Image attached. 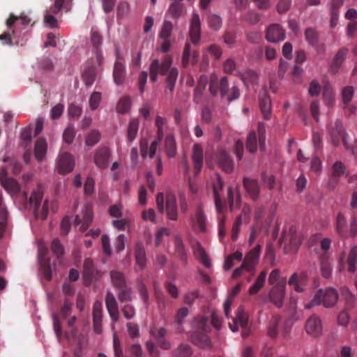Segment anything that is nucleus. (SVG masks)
<instances>
[{
    "label": "nucleus",
    "instance_id": "41",
    "mask_svg": "<svg viewBox=\"0 0 357 357\" xmlns=\"http://www.w3.org/2000/svg\"><path fill=\"white\" fill-rule=\"evenodd\" d=\"M183 10V3L181 2H172L167 10V15H169L173 19H178Z\"/></svg>",
    "mask_w": 357,
    "mask_h": 357
},
{
    "label": "nucleus",
    "instance_id": "54",
    "mask_svg": "<svg viewBox=\"0 0 357 357\" xmlns=\"http://www.w3.org/2000/svg\"><path fill=\"white\" fill-rule=\"evenodd\" d=\"M13 37H20L19 31L13 27H12L11 29H8V31L1 34L0 40L1 41H3L4 44L12 45Z\"/></svg>",
    "mask_w": 357,
    "mask_h": 357
},
{
    "label": "nucleus",
    "instance_id": "17",
    "mask_svg": "<svg viewBox=\"0 0 357 357\" xmlns=\"http://www.w3.org/2000/svg\"><path fill=\"white\" fill-rule=\"evenodd\" d=\"M91 41L93 46V51L96 55V63L98 66H101L104 60L100 48L102 43V37L98 31H92L91 33Z\"/></svg>",
    "mask_w": 357,
    "mask_h": 357
},
{
    "label": "nucleus",
    "instance_id": "34",
    "mask_svg": "<svg viewBox=\"0 0 357 357\" xmlns=\"http://www.w3.org/2000/svg\"><path fill=\"white\" fill-rule=\"evenodd\" d=\"M321 272L323 277L328 278L333 271L332 261L328 254L324 253L320 257Z\"/></svg>",
    "mask_w": 357,
    "mask_h": 357
},
{
    "label": "nucleus",
    "instance_id": "9",
    "mask_svg": "<svg viewBox=\"0 0 357 357\" xmlns=\"http://www.w3.org/2000/svg\"><path fill=\"white\" fill-rule=\"evenodd\" d=\"M238 326H241L242 328V336L243 337L249 336L250 329L248 327V318L241 309L238 310L236 317L232 319V322L229 323V327L233 332L238 331Z\"/></svg>",
    "mask_w": 357,
    "mask_h": 357
},
{
    "label": "nucleus",
    "instance_id": "49",
    "mask_svg": "<svg viewBox=\"0 0 357 357\" xmlns=\"http://www.w3.org/2000/svg\"><path fill=\"white\" fill-rule=\"evenodd\" d=\"M347 264L348 271L354 273L357 268V245L351 248L348 255Z\"/></svg>",
    "mask_w": 357,
    "mask_h": 357
},
{
    "label": "nucleus",
    "instance_id": "46",
    "mask_svg": "<svg viewBox=\"0 0 357 357\" xmlns=\"http://www.w3.org/2000/svg\"><path fill=\"white\" fill-rule=\"evenodd\" d=\"M116 295L121 303H128L132 301V289L128 285L117 289Z\"/></svg>",
    "mask_w": 357,
    "mask_h": 357
},
{
    "label": "nucleus",
    "instance_id": "2",
    "mask_svg": "<svg viewBox=\"0 0 357 357\" xmlns=\"http://www.w3.org/2000/svg\"><path fill=\"white\" fill-rule=\"evenodd\" d=\"M192 325L195 331L190 336L192 342L203 349H211V340L208 335V333L211 331L208 318L204 316L197 317L195 318Z\"/></svg>",
    "mask_w": 357,
    "mask_h": 357
},
{
    "label": "nucleus",
    "instance_id": "5",
    "mask_svg": "<svg viewBox=\"0 0 357 357\" xmlns=\"http://www.w3.org/2000/svg\"><path fill=\"white\" fill-rule=\"evenodd\" d=\"M337 298L338 294L335 289L331 287L325 290L321 289L317 291L312 300L305 304V307L310 309L313 306L321 304L325 307H331L337 303Z\"/></svg>",
    "mask_w": 357,
    "mask_h": 357
},
{
    "label": "nucleus",
    "instance_id": "30",
    "mask_svg": "<svg viewBox=\"0 0 357 357\" xmlns=\"http://www.w3.org/2000/svg\"><path fill=\"white\" fill-rule=\"evenodd\" d=\"M259 107L264 119L268 120L271 115V103L266 92H264L259 97Z\"/></svg>",
    "mask_w": 357,
    "mask_h": 357
},
{
    "label": "nucleus",
    "instance_id": "10",
    "mask_svg": "<svg viewBox=\"0 0 357 357\" xmlns=\"http://www.w3.org/2000/svg\"><path fill=\"white\" fill-rule=\"evenodd\" d=\"M281 241L285 247L289 246L291 250L297 249L301 243V237L297 234L296 229L294 226L283 231Z\"/></svg>",
    "mask_w": 357,
    "mask_h": 357
},
{
    "label": "nucleus",
    "instance_id": "1",
    "mask_svg": "<svg viewBox=\"0 0 357 357\" xmlns=\"http://www.w3.org/2000/svg\"><path fill=\"white\" fill-rule=\"evenodd\" d=\"M172 58L169 55L165 56L162 62L159 59H155L152 61L149 66L150 79L152 82H155L158 79V75H164L167 72V90L172 92L175 83L177 79L178 71L176 68H172Z\"/></svg>",
    "mask_w": 357,
    "mask_h": 357
},
{
    "label": "nucleus",
    "instance_id": "12",
    "mask_svg": "<svg viewBox=\"0 0 357 357\" xmlns=\"http://www.w3.org/2000/svg\"><path fill=\"white\" fill-rule=\"evenodd\" d=\"M308 282L307 273L305 271L294 273L288 280V284L293 286L296 292L302 293L305 291Z\"/></svg>",
    "mask_w": 357,
    "mask_h": 357
},
{
    "label": "nucleus",
    "instance_id": "61",
    "mask_svg": "<svg viewBox=\"0 0 357 357\" xmlns=\"http://www.w3.org/2000/svg\"><path fill=\"white\" fill-rule=\"evenodd\" d=\"M354 89L352 86H346L342 91V102L347 105L353 98Z\"/></svg>",
    "mask_w": 357,
    "mask_h": 357
},
{
    "label": "nucleus",
    "instance_id": "31",
    "mask_svg": "<svg viewBox=\"0 0 357 357\" xmlns=\"http://www.w3.org/2000/svg\"><path fill=\"white\" fill-rule=\"evenodd\" d=\"M165 151L170 158H174L177 153L176 139L172 134H168L165 138Z\"/></svg>",
    "mask_w": 357,
    "mask_h": 357
},
{
    "label": "nucleus",
    "instance_id": "39",
    "mask_svg": "<svg viewBox=\"0 0 357 357\" xmlns=\"http://www.w3.org/2000/svg\"><path fill=\"white\" fill-rule=\"evenodd\" d=\"M136 263L140 269H143L146 266V252L142 243H137L135 249Z\"/></svg>",
    "mask_w": 357,
    "mask_h": 357
},
{
    "label": "nucleus",
    "instance_id": "56",
    "mask_svg": "<svg viewBox=\"0 0 357 357\" xmlns=\"http://www.w3.org/2000/svg\"><path fill=\"white\" fill-rule=\"evenodd\" d=\"M96 76V68L93 66L87 68L82 74V79L86 85L91 86L93 84Z\"/></svg>",
    "mask_w": 357,
    "mask_h": 357
},
{
    "label": "nucleus",
    "instance_id": "45",
    "mask_svg": "<svg viewBox=\"0 0 357 357\" xmlns=\"http://www.w3.org/2000/svg\"><path fill=\"white\" fill-rule=\"evenodd\" d=\"M241 19L250 24L255 25L260 22L261 15L254 10H249L241 16Z\"/></svg>",
    "mask_w": 357,
    "mask_h": 357
},
{
    "label": "nucleus",
    "instance_id": "6",
    "mask_svg": "<svg viewBox=\"0 0 357 357\" xmlns=\"http://www.w3.org/2000/svg\"><path fill=\"white\" fill-rule=\"evenodd\" d=\"M215 160L221 169L227 174L231 173L234 167V162L229 153L224 149L219 148L215 153Z\"/></svg>",
    "mask_w": 357,
    "mask_h": 357
},
{
    "label": "nucleus",
    "instance_id": "13",
    "mask_svg": "<svg viewBox=\"0 0 357 357\" xmlns=\"http://www.w3.org/2000/svg\"><path fill=\"white\" fill-rule=\"evenodd\" d=\"M47 252V248L45 246L39 247L38 259L40 265V269L44 275L45 278L47 281H50L52 280V268L50 259L46 257Z\"/></svg>",
    "mask_w": 357,
    "mask_h": 357
},
{
    "label": "nucleus",
    "instance_id": "63",
    "mask_svg": "<svg viewBox=\"0 0 357 357\" xmlns=\"http://www.w3.org/2000/svg\"><path fill=\"white\" fill-rule=\"evenodd\" d=\"M208 23L211 28L218 31L222 26V19L217 15H211L208 17Z\"/></svg>",
    "mask_w": 357,
    "mask_h": 357
},
{
    "label": "nucleus",
    "instance_id": "53",
    "mask_svg": "<svg viewBox=\"0 0 357 357\" xmlns=\"http://www.w3.org/2000/svg\"><path fill=\"white\" fill-rule=\"evenodd\" d=\"M138 129L139 121L137 119H132L129 123L127 131V139L128 142H132L135 139Z\"/></svg>",
    "mask_w": 357,
    "mask_h": 357
},
{
    "label": "nucleus",
    "instance_id": "64",
    "mask_svg": "<svg viewBox=\"0 0 357 357\" xmlns=\"http://www.w3.org/2000/svg\"><path fill=\"white\" fill-rule=\"evenodd\" d=\"M102 96L100 92H93L89 98V105L92 110L96 109L101 101Z\"/></svg>",
    "mask_w": 357,
    "mask_h": 357
},
{
    "label": "nucleus",
    "instance_id": "14",
    "mask_svg": "<svg viewBox=\"0 0 357 357\" xmlns=\"http://www.w3.org/2000/svg\"><path fill=\"white\" fill-rule=\"evenodd\" d=\"M105 305L112 321L118 322L119 321V305L116 297L110 291H108L106 294Z\"/></svg>",
    "mask_w": 357,
    "mask_h": 357
},
{
    "label": "nucleus",
    "instance_id": "23",
    "mask_svg": "<svg viewBox=\"0 0 357 357\" xmlns=\"http://www.w3.org/2000/svg\"><path fill=\"white\" fill-rule=\"evenodd\" d=\"M166 213L168 218L171 220L178 219V208L175 195L169 192L166 195Z\"/></svg>",
    "mask_w": 357,
    "mask_h": 357
},
{
    "label": "nucleus",
    "instance_id": "27",
    "mask_svg": "<svg viewBox=\"0 0 357 357\" xmlns=\"http://www.w3.org/2000/svg\"><path fill=\"white\" fill-rule=\"evenodd\" d=\"M192 158L195 174H197L199 173L203 165V149L200 144H194Z\"/></svg>",
    "mask_w": 357,
    "mask_h": 357
},
{
    "label": "nucleus",
    "instance_id": "15",
    "mask_svg": "<svg viewBox=\"0 0 357 357\" xmlns=\"http://www.w3.org/2000/svg\"><path fill=\"white\" fill-rule=\"evenodd\" d=\"M261 250V245H257L245 255L243 266H245L247 271L252 272L255 270L259 262Z\"/></svg>",
    "mask_w": 357,
    "mask_h": 357
},
{
    "label": "nucleus",
    "instance_id": "21",
    "mask_svg": "<svg viewBox=\"0 0 357 357\" xmlns=\"http://www.w3.org/2000/svg\"><path fill=\"white\" fill-rule=\"evenodd\" d=\"M201 36V23L199 16L197 13H193L190 26V38L194 45L199 43Z\"/></svg>",
    "mask_w": 357,
    "mask_h": 357
},
{
    "label": "nucleus",
    "instance_id": "43",
    "mask_svg": "<svg viewBox=\"0 0 357 357\" xmlns=\"http://www.w3.org/2000/svg\"><path fill=\"white\" fill-rule=\"evenodd\" d=\"M208 83V78L206 75L200 76L197 85L194 91V99L197 102H199L203 92L204 91Z\"/></svg>",
    "mask_w": 357,
    "mask_h": 357
},
{
    "label": "nucleus",
    "instance_id": "11",
    "mask_svg": "<svg viewBox=\"0 0 357 357\" xmlns=\"http://www.w3.org/2000/svg\"><path fill=\"white\" fill-rule=\"evenodd\" d=\"M111 155L112 152L108 147H99L94 153L93 161L95 165L101 169L107 168Z\"/></svg>",
    "mask_w": 357,
    "mask_h": 357
},
{
    "label": "nucleus",
    "instance_id": "26",
    "mask_svg": "<svg viewBox=\"0 0 357 357\" xmlns=\"http://www.w3.org/2000/svg\"><path fill=\"white\" fill-rule=\"evenodd\" d=\"M243 187L253 200H256L258 198L260 188L256 179L244 177Z\"/></svg>",
    "mask_w": 357,
    "mask_h": 357
},
{
    "label": "nucleus",
    "instance_id": "60",
    "mask_svg": "<svg viewBox=\"0 0 357 357\" xmlns=\"http://www.w3.org/2000/svg\"><path fill=\"white\" fill-rule=\"evenodd\" d=\"M220 91V80L216 75L210 78L209 91L212 96H216Z\"/></svg>",
    "mask_w": 357,
    "mask_h": 357
},
{
    "label": "nucleus",
    "instance_id": "25",
    "mask_svg": "<svg viewBox=\"0 0 357 357\" xmlns=\"http://www.w3.org/2000/svg\"><path fill=\"white\" fill-rule=\"evenodd\" d=\"M206 218L203 212L202 206H197L195 215L192 219V226L193 229L200 232H205L206 229Z\"/></svg>",
    "mask_w": 357,
    "mask_h": 357
},
{
    "label": "nucleus",
    "instance_id": "52",
    "mask_svg": "<svg viewBox=\"0 0 357 357\" xmlns=\"http://www.w3.org/2000/svg\"><path fill=\"white\" fill-rule=\"evenodd\" d=\"M281 321V318L280 316L275 315L273 316L271 320L269 322V325L268 326V335L271 337L275 338L278 334V326Z\"/></svg>",
    "mask_w": 357,
    "mask_h": 357
},
{
    "label": "nucleus",
    "instance_id": "7",
    "mask_svg": "<svg viewBox=\"0 0 357 357\" xmlns=\"http://www.w3.org/2000/svg\"><path fill=\"white\" fill-rule=\"evenodd\" d=\"M75 167L73 156L68 153H61L56 160V169L59 174L71 172Z\"/></svg>",
    "mask_w": 357,
    "mask_h": 357
},
{
    "label": "nucleus",
    "instance_id": "44",
    "mask_svg": "<svg viewBox=\"0 0 357 357\" xmlns=\"http://www.w3.org/2000/svg\"><path fill=\"white\" fill-rule=\"evenodd\" d=\"M222 188L223 182L218 178L217 183L213 185L215 205L218 213H222L223 208L221 203L220 195L219 194V191L222 190Z\"/></svg>",
    "mask_w": 357,
    "mask_h": 357
},
{
    "label": "nucleus",
    "instance_id": "50",
    "mask_svg": "<svg viewBox=\"0 0 357 357\" xmlns=\"http://www.w3.org/2000/svg\"><path fill=\"white\" fill-rule=\"evenodd\" d=\"M174 246H175V252H176V255H178V257H179V259L181 261L186 262L187 256H186L183 242V240L181 239V238L178 236H176L174 238Z\"/></svg>",
    "mask_w": 357,
    "mask_h": 357
},
{
    "label": "nucleus",
    "instance_id": "62",
    "mask_svg": "<svg viewBox=\"0 0 357 357\" xmlns=\"http://www.w3.org/2000/svg\"><path fill=\"white\" fill-rule=\"evenodd\" d=\"M121 312L126 319H132L136 314L134 306L128 303L122 306Z\"/></svg>",
    "mask_w": 357,
    "mask_h": 357
},
{
    "label": "nucleus",
    "instance_id": "42",
    "mask_svg": "<svg viewBox=\"0 0 357 357\" xmlns=\"http://www.w3.org/2000/svg\"><path fill=\"white\" fill-rule=\"evenodd\" d=\"M335 229L337 233L341 236H345L347 233V223L344 215L339 213L337 215Z\"/></svg>",
    "mask_w": 357,
    "mask_h": 357
},
{
    "label": "nucleus",
    "instance_id": "38",
    "mask_svg": "<svg viewBox=\"0 0 357 357\" xmlns=\"http://www.w3.org/2000/svg\"><path fill=\"white\" fill-rule=\"evenodd\" d=\"M47 144L44 139L40 138L37 139L35 144L34 154L36 158L38 161L43 160L45 158L47 152Z\"/></svg>",
    "mask_w": 357,
    "mask_h": 357
},
{
    "label": "nucleus",
    "instance_id": "47",
    "mask_svg": "<svg viewBox=\"0 0 357 357\" xmlns=\"http://www.w3.org/2000/svg\"><path fill=\"white\" fill-rule=\"evenodd\" d=\"M266 278V272L265 271H261L259 276L257 277L255 282L250 287V294L255 295L257 294L260 291V289L264 285Z\"/></svg>",
    "mask_w": 357,
    "mask_h": 357
},
{
    "label": "nucleus",
    "instance_id": "24",
    "mask_svg": "<svg viewBox=\"0 0 357 357\" xmlns=\"http://www.w3.org/2000/svg\"><path fill=\"white\" fill-rule=\"evenodd\" d=\"M102 306L100 301H96L93 306V324L94 331L100 334L102 333Z\"/></svg>",
    "mask_w": 357,
    "mask_h": 357
},
{
    "label": "nucleus",
    "instance_id": "37",
    "mask_svg": "<svg viewBox=\"0 0 357 357\" xmlns=\"http://www.w3.org/2000/svg\"><path fill=\"white\" fill-rule=\"evenodd\" d=\"M72 7V0H55L54 4L50 7V11L56 15L61 10L70 11Z\"/></svg>",
    "mask_w": 357,
    "mask_h": 357
},
{
    "label": "nucleus",
    "instance_id": "4",
    "mask_svg": "<svg viewBox=\"0 0 357 357\" xmlns=\"http://www.w3.org/2000/svg\"><path fill=\"white\" fill-rule=\"evenodd\" d=\"M328 133L330 136L331 143L337 146L342 140L347 149H351L352 153H355V149L351 148L349 143V135L344 132L342 122L336 119L334 122L331 121L327 126Z\"/></svg>",
    "mask_w": 357,
    "mask_h": 357
},
{
    "label": "nucleus",
    "instance_id": "22",
    "mask_svg": "<svg viewBox=\"0 0 357 357\" xmlns=\"http://www.w3.org/2000/svg\"><path fill=\"white\" fill-rule=\"evenodd\" d=\"M31 22V19L24 14H22L19 17L10 14L6 22V24L8 29L13 27L20 32V26H22V28L24 29Z\"/></svg>",
    "mask_w": 357,
    "mask_h": 357
},
{
    "label": "nucleus",
    "instance_id": "48",
    "mask_svg": "<svg viewBox=\"0 0 357 357\" xmlns=\"http://www.w3.org/2000/svg\"><path fill=\"white\" fill-rule=\"evenodd\" d=\"M173 354L174 357H192L193 349L188 344H181L174 350Z\"/></svg>",
    "mask_w": 357,
    "mask_h": 357
},
{
    "label": "nucleus",
    "instance_id": "55",
    "mask_svg": "<svg viewBox=\"0 0 357 357\" xmlns=\"http://www.w3.org/2000/svg\"><path fill=\"white\" fill-rule=\"evenodd\" d=\"M131 106V100L129 96L121 98L116 105V111L121 114H126L130 111Z\"/></svg>",
    "mask_w": 357,
    "mask_h": 357
},
{
    "label": "nucleus",
    "instance_id": "32",
    "mask_svg": "<svg viewBox=\"0 0 357 357\" xmlns=\"http://www.w3.org/2000/svg\"><path fill=\"white\" fill-rule=\"evenodd\" d=\"M125 76V66L122 62L116 59L113 70V77L115 83L118 85L122 84L124 82Z\"/></svg>",
    "mask_w": 357,
    "mask_h": 357
},
{
    "label": "nucleus",
    "instance_id": "16",
    "mask_svg": "<svg viewBox=\"0 0 357 357\" xmlns=\"http://www.w3.org/2000/svg\"><path fill=\"white\" fill-rule=\"evenodd\" d=\"M285 31L278 24H270L266 32V39L271 43H278L285 39Z\"/></svg>",
    "mask_w": 357,
    "mask_h": 357
},
{
    "label": "nucleus",
    "instance_id": "28",
    "mask_svg": "<svg viewBox=\"0 0 357 357\" xmlns=\"http://www.w3.org/2000/svg\"><path fill=\"white\" fill-rule=\"evenodd\" d=\"M96 274V271L93 261L91 259H86L83 267V278L85 284L89 285L95 278Z\"/></svg>",
    "mask_w": 357,
    "mask_h": 357
},
{
    "label": "nucleus",
    "instance_id": "33",
    "mask_svg": "<svg viewBox=\"0 0 357 357\" xmlns=\"http://www.w3.org/2000/svg\"><path fill=\"white\" fill-rule=\"evenodd\" d=\"M109 276L112 286L116 289H119L128 285L124 274L118 271H111Z\"/></svg>",
    "mask_w": 357,
    "mask_h": 357
},
{
    "label": "nucleus",
    "instance_id": "35",
    "mask_svg": "<svg viewBox=\"0 0 357 357\" xmlns=\"http://www.w3.org/2000/svg\"><path fill=\"white\" fill-rule=\"evenodd\" d=\"M1 184L11 196H17L20 192V184L13 178L4 180Z\"/></svg>",
    "mask_w": 357,
    "mask_h": 357
},
{
    "label": "nucleus",
    "instance_id": "8",
    "mask_svg": "<svg viewBox=\"0 0 357 357\" xmlns=\"http://www.w3.org/2000/svg\"><path fill=\"white\" fill-rule=\"evenodd\" d=\"M286 279L275 284L270 291L269 298L271 301L278 307H280L284 302L285 296Z\"/></svg>",
    "mask_w": 357,
    "mask_h": 357
},
{
    "label": "nucleus",
    "instance_id": "29",
    "mask_svg": "<svg viewBox=\"0 0 357 357\" xmlns=\"http://www.w3.org/2000/svg\"><path fill=\"white\" fill-rule=\"evenodd\" d=\"M348 52L349 50L347 48L342 47L340 49L337 54L335 55L331 64V70L333 73L335 74L338 72L342 63L345 59Z\"/></svg>",
    "mask_w": 357,
    "mask_h": 357
},
{
    "label": "nucleus",
    "instance_id": "57",
    "mask_svg": "<svg viewBox=\"0 0 357 357\" xmlns=\"http://www.w3.org/2000/svg\"><path fill=\"white\" fill-rule=\"evenodd\" d=\"M173 30V24L170 21L164 20L158 36L160 39L169 38Z\"/></svg>",
    "mask_w": 357,
    "mask_h": 357
},
{
    "label": "nucleus",
    "instance_id": "58",
    "mask_svg": "<svg viewBox=\"0 0 357 357\" xmlns=\"http://www.w3.org/2000/svg\"><path fill=\"white\" fill-rule=\"evenodd\" d=\"M101 134L98 130H91L85 139V144L88 146H93L100 140Z\"/></svg>",
    "mask_w": 357,
    "mask_h": 357
},
{
    "label": "nucleus",
    "instance_id": "20",
    "mask_svg": "<svg viewBox=\"0 0 357 357\" xmlns=\"http://www.w3.org/2000/svg\"><path fill=\"white\" fill-rule=\"evenodd\" d=\"M348 173L346 166L341 161L335 162L332 166L331 178L328 182V186L334 188L338 182V178L342 176H347Z\"/></svg>",
    "mask_w": 357,
    "mask_h": 357
},
{
    "label": "nucleus",
    "instance_id": "19",
    "mask_svg": "<svg viewBox=\"0 0 357 357\" xmlns=\"http://www.w3.org/2000/svg\"><path fill=\"white\" fill-rule=\"evenodd\" d=\"M82 218H81L79 215L75 216V225H79L82 224L80 229L82 231H85L89 228L93 220L92 207L89 204L84 205L82 209Z\"/></svg>",
    "mask_w": 357,
    "mask_h": 357
},
{
    "label": "nucleus",
    "instance_id": "59",
    "mask_svg": "<svg viewBox=\"0 0 357 357\" xmlns=\"http://www.w3.org/2000/svg\"><path fill=\"white\" fill-rule=\"evenodd\" d=\"M247 149L250 153H255L257 149V137L255 132H250L247 138Z\"/></svg>",
    "mask_w": 357,
    "mask_h": 357
},
{
    "label": "nucleus",
    "instance_id": "18",
    "mask_svg": "<svg viewBox=\"0 0 357 357\" xmlns=\"http://www.w3.org/2000/svg\"><path fill=\"white\" fill-rule=\"evenodd\" d=\"M323 330L322 323L319 317L316 315L310 316L306 321V333L313 337L319 336Z\"/></svg>",
    "mask_w": 357,
    "mask_h": 357
},
{
    "label": "nucleus",
    "instance_id": "51",
    "mask_svg": "<svg viewBox=\"0 0 357 357\" xmlns=\"http://www.w3.org/2000/svg\"><path fill=\"white\" fill-rule=\"evenodd\" d=\"M305 36L307 43L314 47L319 45V34L317 31L312 28H307L305 31Z\"/></svg>",
    "mask_w": 357,
    "mask_h": 357
},
{
    "label": "nucleus",
    "instance_id": "36",
    "mask_svg": "<svg viewBox=\"0 0 357 357\" xmlns=\"http://www.w3.org/2000/svg\"><path fill=\"white\" fill-rule=\"evenodd\" d=\"M340 294L344 300L347 310L352 309L355 307L356 297L348 287L345 286L342 287L340 288Z\"/></svg>",
    "mask_w": 357,
    "mask_h": 357
},
{
    "label": "nucleus",
    "instance_id": "40",
    "mask_svg": "<svg viewBox=\"0 0 357 357\" xmlns=\"http://www.w3.org/2000/svg\"><path fill=\"white\" fill-rule=\"evenodd\" d=\"M194 254L205 267L209 268L211 266L209 258L204 248L199 243H197V245L194 248Z\"/></svg>",
    "mask_w": 357,
    "mask_h": 357
},
{
    "label": "nucleus",
    "instance_id": "3",
    "mask_svg": "<svg viewBox=\"0 0 357 357\" xmlns=\"http://www.w3.org/2000/svg\"><path fill=\"white\" fill-rule=\"evenodd\" d=\"M23 198L27 201V206L29 208H33L34 215L36 218H41L45 220L47 218L49 213V204L47 200H45L42 207L40 208V203L43 198V189L41 185H38L34 189L29 199L27 200L28 194L23 192Z\"/></svg>",
    "mask_w": 357,
    "mask_h": 357
}]
</instances>
